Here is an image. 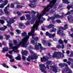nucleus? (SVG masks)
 Returning a JSON list of instances; mask_svg holds the SVG:
<instances>
[{"label":"nucleus","mask_w":73,"mask_h":73,"mask_svg":"<svg viewBox=\"0 0 73 73\" xmlns=\"http://www.w3.org/2000/svg\"><path fill=\"white\" fill-rule=\"evenodd\" d=\"M46 11H45L44 9L41 13V14H40V13L38 12H36L33 11H31V13H34V14H36L37 13L36 16L35 15H32V19L31 21V24H33L35 22V21L36 20L37 18L38 19V20H36L35 24H34L33 25H37V27L38 26L39 24H42L43 23V21L41 20V17L43 16L46 13Z\"/></svg>","instance_id":"nucleus-1"},{"label":"nucleus","mask_w":73,"mask_h":73,"mask_svg":"<svg viewBox=\"0 0 73 73\" xmlns=\"http://www.w3.org/2000/svg\"><path fill=\"white\" fill-rule=\"evenodd\" d=\"M58 0H52L51 1L50 0H47L48 2H50V3L47 6H42V8H44V11L46 12H48L50 11V9L52 8L50 12V13L53 14V13L56 12V10H54L57 8V6L58 5V3H56V1Z\"/></svg>","instance_id":"nucleus-2"},{"label":"nucleus","mask_w":73,"mask_h":73,"mask_svg":"<svg viewBox=\"0 0 73 73\" xmlns=\"http://www.w3.org/2000/svg\"><path fill=\"white\" fill-rule=\"evenodd\" d=\"M47 54L49 57L48 56H44L43 58H41V60L42 62H46L50 58L56 57V58H60V57H64V55L62 53L60 52H54V54H53V56L50 55V53H48Z\"/></svg>","instance_id":"nucleus-3"},{"label":"nucleus","mask_w":73,"mask_h":73,"mask_svg":"<svg viewBox=\"0 0 73 73\" xmlns=\"http://www.w3.org/2000/svg\"><path fill=\"white\" fill-rule=\"evenodd\" d=\"M32 32H30L28 33V35H27V33L24 32L21 34L22 36L23 37H25L23 39L21 42H20V44L21 45L22 47L23 48H27L28 46V44H27V41L28 40V39L29 38L30 36L32 35L31 34Z\"/></svg>","instance_id":"nucleus-4"},{"label":"nucleus","mask_w":73,"mask_h":73,"mask_svg":"<svg viewBox=\"0 0 73 73\" xmlns=\"http://www.w3.org/2000/svg\"><path fill=\"white\" fill-rule=\"evenodd\" d=\"M31 44H32L33 45H35V50H36V51H38V50H40V52H42V50H45L46 49V48H43V47L41 46V44L38 43V45L37 44V42L35 43V41L33 40H31Z\"/></svg>","instance_id":"nucleus-5"},{"label":"nucleus","mask_w":73,"mask_h":73,"mask_svg":"<svg viewBox=\"0 0 73 73\" xmlns=\"http://www.w3.org/2000/svg\"><path fill=\"white\" fill-rule=\"evenodd\" d=\"M38 26H37V25H33V27L31 28V35L30 36H32V39H33L35 41H38V37H35V36H36V35L33 33L35 31V29H36V30L38 29Z\"/></svg>","instance_id":"nucleus-6"},{"label":"nucleus","mask_w":73,"mask_h":73,"mask_svg":"<svg viewBox=\"0 0 73 73\" xmlns=\"http://www.w3.org/2000/svg\"><path fill=\"white\" fill-rule=\"evenodd\" d=\"M30 53L31 54V56H29L28 58H27V60L28 61H32V60L37 59V56L36 54H35L33 51L31 50H29Z\"/></svg>","instance_id":"nucleus-7"},{"label":"nucleus","mask_w":73,"mask_h":73,"mask_svg":"<svg viewBox=\"0 0 73 73\" xmlns=\"http://www.w3.org/2000/svg\"><path fill=\"white\" fill-rule=\"evenodd\" d=\"M54 17L51 16V17H49L47 19L48 21H49L50 20H52V23L53 24L55 23V22H54V21L55 18L58 19V18H63L64 17V15H63L60 16L58 15V14H54Z\"/></svg>","instance_id":"nucleus-8"},{"label":"nucleus","mask_w":73,"mask_h":73,"mask_svg":"<svg viewBox=\"0 0 73 73\" xmlns=\"http://www.w3.org/2000/svg\"><path fill=\"white\" fill-rule=\"evenodd\" d=\"M8 19H9V21H8ZM16 19V17L9 19V17H7V18L5 19V20L8 24L7 25L8 27H10V28H12V26L11 25L12 23H15V21L14 20V19Z\"/></svg>","instance_id":"nucleus-9"},{"label":"nucleus","mask_w":73,"mask_h":73,"mask_svg":"<svg viewBox=\"0 0 73 73\" xmlns=\"http://www.w3.org/2000/svg\"><path fill=\"white\" fill-rule=\"evenodd\" d=\"M9 47H10V48H9V49H14V52L17 53L19 52V50H17L18 48V47H19L20 45H21H21L20 44V43L19 44H18L17 46H13V44L12 43H9Z\"/></svg>","instance_id":"nucleus-10"},{"label":"nucleus","mask_w":73,"mask_h":73,"mask_svg":"<svg viewBox=\"0 0 73 73\" xmlns=\"http://www.w3.org/2000/svg\"><path fill=\"white\" fill-rule=\"evenodd\" d=\"M64 66H65L66 67H65L64 70L62 71V73L65 72L66 73H72V70L68 67V64L66 63H64Z\"/></svg>","instance_id":"nucleus-11"},{"label":"nucleus","mask_w":73,"mask_h":73,"mask_svg":"<svg viewBox=\"0 0 73 73\" xmlns=\"http://www.w3.org/2000/svg\"><path fill=\"white\" fill-rule=\"evenodd\" d=\"M49 66L51 68L53 69L52 70V71H53V72H55V73L58 72V71H57V70H58L59 71H60V70L58 69V68L55 66Z\"/></svg>","instance_id":"nucleus-12"},{"label":"nucleus","mask_w":73,"mask_h":73,"mask_svg":"<svg viewBox=\"0 0 73 73\" xmlns=\"http://www.w3.org/2000/svg\"><path fill=\"white\" fill-rule=\"evenodd\" d=\"M40 68V69L42 71V72H45V69H46V68L45 66L43 64H41L39 65Z\"/></svg>","instance_id":"nucleus-13"},{"label":"nucleus","mask_w":73,"mask_h":73,"mask_svg":"<svg viewBox=\"0 0 73 73\" xmlns=\"http://www.w3.org/2000/svg\"><path fill=\"white\" fill-rule=\"evenodd\" d=\"M4 3H2L0 5V8H3L5 5H7L8 3V0H5L4 1Z\"/></svg>","instance_id":"nucleus-14"},{"label":"nucleus","mask_w":73,"mask_h":73,"mask_svg":"<svg viewBox=\"0 0 73 73\" xmlns=\"http://www.w3.org/2000/svg\"><path fill=\"white\" fill-rule=\"evenodd\" d=\"M70 23H73V18H72V16L69 15L67 17Z\"/></svg>","instance_id":"nucleus-15"},{"label":"nucleus","mask_w":73,"mask_h":73,"mask_svg":"<svg viewBox=\"0 0 73 73\" xmlns=\"http://www.w3.org/2000/svg\"><path fill=\"white\" fill-rule=\"evenodd\" d=\"M55 33L53 34H51L48 33V32H46V36H48L49 38H52V37H54L55 36Z\"/></svg>","instance_id":"nucleus-16"},{"label":"nucleus","mask_w":73,"mask_h":73,"mask_svg":"<svg viewBox=\"0 0 73 73\" xmlns=\"http://www.w3.org/2000/svg\"><path fill=\"white\" fill-rule=\"evenodd\" d=\"M9 4H8L7 6L5 7V9H4V11L5 12V13L6 15H8L9 13V12L8 11H7V8L8 7L9 8Z\"/></svg>","instance_id":"nucleus-17"},{"label":"nucleus","mask_w":73,"mask_h":73,"mask_svg":"<svg viewBox=\"0 0 73 73\" xmlns=\"http://www.w3.org/2000/svg\"><path fill=\"white\" fill-rule=\"evenodd\" d=\"M61 31V29H59L58 30L57 33L58 35H61L62 36H64L65 34L64 33H62Z\"/></svg>","instance_id":"nucleus-18"},{"label":"nucleus","mask_w":73,"mask_h":73,"mask_svg":"<svg viewBox=\"0 0 73 73\" xmlns=\"http://www.w3.org/2000/svg\"><path fill=\"white\" fill-rule=\"evenodd\" d=\"M59 28L60 29H61L63 30H65L66 29H68V25H65L64 27L60 26Z\"/></svg>","instance_id":"nucleus-19"},{"label":"nucleus","mask_w":73,"mask_h":73,"mask_svg":"<svg viewBox=\"0 0 73 73\" xmlns=\"http://www.w3.org/2000/svg\"><path fill=\"white\" fill-rule=\"evenodd\" d=\"M28 5L29 7H31V8H34L36 7V5L35 4H29Z\"/></svg>","instance_id":"nucleus-20"},{"label":"nucleus","mask_w":73,"mask_h":73,"mask_svg":"<svg viewBox=\"0 0 73 73\" xmlns=\"http://www.w3.org/2000/svg\"><path fill=\"white\" fill-rule=\"evenodd\" d=\"M58 42L60 43V44H61L62 45V48L63 49V48H64V45L63 44V41L61 40V39H60L58 41Z\"/></svg>","instance_id":"nucleus-21"},{"label":"nucleus","mask_w":73,"mask_h":73,"mask_svg":"<svg viewBox=\"0 0 73 73\" xmlns=\"http://www.w3.org/2000/svg\"><path fill=\"white\" fill-rule=\"evenodd\" d=\"M28 53V51L24 50L22 52V53L23 56H27Z\"/></svg>","instance_id":"nucleus-22"},{"label":"nucleus","mask_w":73,"mask_h":73,"mask_svg":"<svg viewBox=\"0 0 73 73\" xmlns=\"http://www.w3.org/2000/svg\"><path fill=\"white\" fill-rule=\"evenodd\" d=\"M26 19L28 20H29L31 19V15L29 14H27L26 15Z\"/></svg>","instance_id":"nucleus-23"},{"label":"nucleus","mask_w":73,"mask_h":73,"mask_svg":"<svg viewBox=\"0 0 73 73\" xmlns=\"http://www.w3.org/2000/svg\"><path fill=\"white\" fill-rule=\"evenodd\" d=\"M8 47H6L3 48L2 52H3V53H5V52H7V51H8Z\"/></svg>","instance_id":"nucleus-24"},{"label":"nucleus","mask_w":73,"mask_h":73,"mask_svg":"<svg viewBox=\"0 0 73 73\" xmlns=\"http://www.w3.org/2000/svg\"><path fill=\"white\" fill-rule=\"evenodd\" d=\"M20 27H21L23 29H25V26L21 23H19V28H20Z\"/></svg>","instance_id":"nucleus-25"},{"label":"nucleus","mask_w":73,"mask_h":73,"mask_svg":"<svg viewBox=\"0 0 73 73\" xmlns=\"http://www.w3.org/2000/svg\"><path fill=\"white\" fill-rule=\"evenodd\" d=\"M4 27H2L1 28L0 27V31H5L7 27L6 26H4Z\"/></svg>","instance_id":"nucleus-26"},{"label":"nucleus","mask_w":73,"mask_h":73,"mask_svg":"<svg viewBox=\"0 0 73 73\" xmlns=\"http://www.w3.org/2000/svg\"><path fill=\"white\" fill-rule=\"evenodd\" d=\"M15 59H17V60H21V56L19 54H18L17 57L15 58Z\"/></svg>","instance_id":"nucleus-27"},{"label":"nucleus","mask_w":73,"mask_h":73,"mask_svg":"<svg viewBox=\"0 0 73 73\" xmlns=\"http://www.w3.org/2000/svg\"><path fill=\"white\" fill-rule=\"evenodd\" d=\"M5 56L6 57H8L10 59H12V56L9 55L8 54H6L5 55Z\"/></svg>","instance_id":"nucleus-28"},{"label":"nucleus","mask_w":73,"mask_h":73,"mask_svg":"<svg viewBox=\"0 0 73 73\" xmlns=\"http://www.w3.org/2000/svg\"><path fill=\"white\" fill-rule=\"evenodd\" d=\"M62 1L63 3H65V4H69V3H70L68 0H62Z\"/></svg>","instance_id":"nucleus-29"},{"label":"nucleus","mask_w":73,"mask_h":73,"mask_svg":"<svg viewBox=\"0 0 73 73\" xmlns=\"http://www.w3.org/2000/svg\"><path fill=\"white\" fill-rule=\"evenodd\" d=\"M52 29L50 30V32H56V30H57V29H56V28H54L52 27Z\"/></svg>","instance_id":"nucleus-30"},{"label":"nucleus","mask_w":73,"mask_h":73,"mask_svg":"<svg viewBox=\"0 0 73 73\" xmlns=\"http://www.w3.org/2000/svg\"><path fill=\"white\" fill-rule=\"evenodd\" d=\"M73 14V10H72L70 11H69L67 12L66 14V15H68L70 14Z\"/></svg>","instance_id":"nucleus-31"},{"label":"nucleus","mask_w":73,"mask_h":73,"mask_svg":"<svg viewBox=\"0 0 73 73\" xmlns=\"http://www.w3.org/2000/svg\"><path fill=\"white\" fill-rule=\"evenodd\" d=\"M13 42L15 44V45H17H17H18V44H17V40H13Z\"/></svg>","instance_id":"nucleus-32"},{"label":"nucleus","mask_w":73,"mask_h":73,"mask_svg":"<svg viewBox=\"0 0 73 73\" xmlns=\"http://www.w3.org/2000/svg\"><path fill=\"white\" fill-rule=\"evenodd\" d=\"M22 12L23 13H31V12L29 11H22Z\"/></svg>","instance_id":"nucleus-33"},{"label":"nucleus","mask_w":73,"mask_h":73,"mask_svg":"<svg viewBox=\"0 0 73 73\" xmlns=\"http://www.w3.org/2000/svg\"><path fill=\"white\" fill-rule=\"evenodd\" d=\"M4 36H5V37H6V39L7 40L9 38V37H10L9 35H7L6 34H5L4 35Z\"/></svg>","instance_id":"nucleus-34"},{"label":"nucleus","mask_w":73,"mask_h":73,"mask_svg":"<svg viewBox=\"0 0 73 73\" xmlns=\"http://www.w3.org/2000/svg\"><path fill=\"white\" fill-rule=\"evenodd\" d=\"M2 65L3 66L5 67V68H9V67H8V66L6 65V64L5 63L3 64Z\"/></svg>","instance_id":"nucleus-35"},{"label":"nucleus","mask_w":73,"mask_h":73,"mask_svg":"<svg viewBox=\"0 0 73 73\" xmlns=\"http://www.w3.org/2000/svg\"><path fill=\"white\" fill-rule=\"evenodd\" d=\"M23 7V6L21 5H17V8H21Z\"/></svg>","instance_id":"nucleus-36"},{"label":"nucleus","mask_w":73,"mask_h":73,"mask_svg":"<svg viewBox=\"0 0 73 73\" xmlns=\"http://www.w3.org/2000/svg\"><path fill=\"white\" fill-rule=\"evenodd\" d=\"M52 62L51 61L48 60L46 62V64H47L48 65H52Z\"/></svg>","instance_id":"nucleus-37"},{"label":"nucleus","mask_w":73,"mask_h":73,"mask_svg":"<svg viewBox=\"0 0 73 73\" xmlns=\"http://www.w3.org/2000/svg\"><path fill=\"white\" fill-rule=\"evenodd\" d=\"M59 66H60L62 68H63V67H64V63H63V64L60 63L59 64Z\"/></svg>","instance_id":"nucleus-38"},{"label":"nucleus","mask_w":73,"mask_h":73,"mask_svg":"<svg viewBox=\"0 0 73 73\" xmlns=\"http://www.w3.org/2000/svg\"><path fill=\"white\" fill-rule=\"evenodd\" d=\"M54 27V25L52 24H50L47 27L49 28H52V27Z\"/></svg>","instance_id":"nucleus-39"},{"label":"nucleus","mask_w":73,"mask_h":73,"mask_svg":"<svg viewBox=\"0 0 73 73\" xmlns=\"http://www.w3.org/2000/svg\"><path fill=\"white\" fill-rule=\"evenodd\" d=\"M37 1V0H33V1H29V2L31 3H36Z\"/></svg>","instance_id":"nucleus-40"},{"label":"nucleus","mask_w":73,"mask_h":73,"mask_svg":"<svg viewBox=\"0 0 73 73\" xmlns=\"http://www.w3.org/2000/svg\"><path fill=\"white\" fill-rule=\"evenodd\" d=\"M10 7L11 8H15V6H14V4L11 3L10 5Z\"/></svg>","instance_id":"nucleus-41"},{"label":"nucleus","mask_w":73,"mask_h":73,"mask_svg":"<svg viewBox=\"0 0 73 73\" xmlns=\"http://www.w3.org/2000/svg\"><path fill=\"white\" fill-rule=\"evenodd\" d=\"M16 32H17L18 34H20L21 33V31L19 30H16Z\"/></svg>","instance_id":"nucleus-42"},{"label":"nucleus","mask_w":73,"mask_h":73,"mask_svg":"<svg viewBox=\"0 0 73 73\" xmlns=\"http://www.w3.org/2000/svg\"><path fill=\"white\" fill-rule=\"evenodd\" d=\"M72 5L68 6L67 7V8L68 9V10H69V9H70V8H72Z\"/></svg>","instance_id":"nucleus-43"},{"label":"nucleus","mask_w":73,"mask_h":73,"mask_svg":"<svg viewBox=\"0 0 73 73\" xmlns=\"http://www.w3.org/2000/svg\"><path fill=\"white\" fill-rule=\"evenodd\" d=\"M57 23H60L61 21L59 19H57L55 21Z\"/></svg>","instance_id":"nucleus-44"},{"label":"nucleus","mask_w":73,"mask_h":73,"mask_svg":"<svg viewBox=\"0 0 73 73\" xmlns=\"http://www.w3.org/2000/svg\"><path fill=\"white\" fill-rule=\"evenodd\" d=\"M20 19L21 20H24L25 19V16H23L21 17L20 18Z\"/></svg>","instance_id":"nucleus-45"},{"label":"nucleus","mask_w":73,"mask_h":73,"mask_svg":"<svg viewBox=\"0 0 73 73\" xmlns=\"http://www.w3.org/2000/svg\"><path fill=\"white\" fill-rule=\"evenodd\" d=\"M71 53V54L70 55V57H73V51H71L70 52Z\"/></svg>","instance_id":"nucleus-46"},{"label":"nucleus","mask_w":73,"mask_h":73,"mask_svg":"<svg viewBox=\"0 0 73 73\" xmlns=\"http://www.w3.org/2000/svg\"><path fill=\"white\" fill-rule=\"evenodd\" d=\"M68 59L69 61H70V62H73V59L69 58H68Z\"/></svg>","instance_id":"nucleus-47"},{"label":"nucleus","mask_w":73,"mask_h":73,"mask_svg":"<svg viewBox=\"0 0 73 73\" xmlns=\"http://www.w3.org/2000/svg\"><path fill=\"white\" fill-rule=\"evenodd\" d=\"M17 13L18 16H21V13H20L19 11L17 12Z\"/></svg>","instance_id":"nucleus-48"},{"label":"nucleus","mask_w":73,"mask_h":73,"mask_svg":"<svg viewBox=\"0 0 73 73\" xmlns=\"http://www.w3.org/2000/svg\"><path fill=\"white\" fill-rule=\"evenodd\" d=\"M4 21L3 20H0V23H1V24H3Z\"/></svg>","instance_id":"nucleus-49"},{"label":"nucleus","mask_w":73,"mask_h":73,"mask_svg":"<svg viewBox=\"0 0 73 73\" xmlns=\"http://www.w3.org/2000/svg\"><path fill=\"white\" fill-rule=\"evenodd\" d=\"M30 24V22L29 21H27L26 23H25V24L26 25H29Z\"/></svg>","instance_id":"nucleus-50"},{"label":"nucleus","mask_w":73,"mask_h":73,"mask_svg":"<svg viewBox=\"0 0 73 73\" xmlns=\"http://www.w3.org/2000/svg\"><path fill=\"white\" fill-rule=\"evenodd\" d=\"M22 59L23 60H25L26 59V57L24 56L23 55L22 56Z\"/></svg>","instance_id":"nucleus-51"},{"label":"nucleus","mask_w":73,"mask_h":73,"mask_svg":"<svg viewBox=\"0 0 73 73\" xmlns=\"http://www.w3.org/2000/svg\"><path fill=\"white\" fill-rule=\"evenodd\" d=\"M13 51H14V49H13V50H12L11 51H10L9 52V54H12V52H13Z\"/></svg>","instance_id":"nucleus-52"},{"label":"nucleus","mask_w":73,"mask_h":73,"mask_svg":"<svg viewBox=\"0 0 73 73\" xmlns=\"http://www.w3.org/2000/svg\"><path fill=\"white\" fill-rule=\"evenodd\" d=\"M67 63L69 65H70V64H71V62L70 61H67Z\"/></svg>","instance_id":"nucleus-53"},{"label":"nucleus","mask_w":73,"mask_h":73,"mask_svg":"<svg viewBox=\"0 0 73 73\" xmlns=\"http://www.w3.org/2000/svg\"><path fill=\"white\" fill-rule=\"evenodd\" d=\"M0 13H1V14H3L4 13V12L3 11L2 9H0Z\"/></svg>","instance_id":"nucleus-54"},{"label":"nucleus","mask_w":73,"mask_h":73,"mask_svg":"<svg viewBox=\"0 0 73 73\" xmlns=\"http://www.w3.org/2000/svg\"><path fill=\"white\" fill-rule=\"evenodd\" d=\"M63 41L65 44H67L68 43V41L66 39H65Z\"/></svg>","instance_id":"nucleus-55"},{"label":"nucleus","mask_w":73,"mask_h":73,"mask_svg":"<svg viewBox=\"0 0 73 73\" xmlns=\"http://www.w3.org/2000/svg\"><path fill=\"white\" fill-rule=\"evenodd\" d=\"M62 7V4H60V5H59V7L58 8V9H59V8H60Z\"/></svg>","instance_id":"nucleus-56"},{"label":"nucleus","mask_w":73,"mask_h":73,"mask_svg":"<svg viewBox=\"0 0 73 73\" xmlns=\"http://www.w3.org/2000/svg\"><path fill=\"white\" fill-rule=\"evenodd\" d=\"M56 48H61V45H58L56 46Z\"/></svg>","instance_id":"nucleus-57"},{"label":"nucleus","mask_w":73,"mask_h":73,"mask_svg":"<svg viewBox=\"0 0 73 73\" xmlns=\"http://www.w3.org/2000/svg\"><path fill=\"white\" fill-rule=\"evenodd\" d=\"M51 49L54 50H56V48H55L53 47L51 48Z\"/></svg>","instance_id":"nucleus-58"},{"label":"nucleus","mask_w":73,"mask_h":73,"mask_svg":"<svg viewBox=\"0 0 73 73\" xmlns=\"http://www.w3.org/2000/svg\"><path fill=\"white\" fill-rule=\"evenodd\" d=\"M46 41L45 40H44V41H43V44L45 45V44H46Z\"/></svg>","instance_id":"nucleus-59"},{"label":"nucleus","mask_w":73,"mask_h":73,"mask_svg":"<svg viewBox=\"0 0 73 73\" xmlns=\"http://www.w3.org/2000/svg\"><path fill=\"white\" fill-rule=\"evenodd\" d=\"M25 65H29V63H28V62H25Z\"/></svg>","instance_id":"nucleus-60"},{"label":"nucleus","mask_w":73,"mask_h":73,"mask_svg":"<svg viewBox=\"0 0 73 73\" xmlns=\"http://www.w3.org/2000/svg\"><path fill=\"white\" fill-rule=\"evenodd\" d=\"M66 53L68 54L70 53V51H69V50H68L66 52Z\"/></svg>","instance_id":"nucleus-61"},{"label":"nucleus","mask_w":73,"mask_h":73,"mask_svg":"<svg viewBox=\"0 0 73 73\" xmlns=\"http://www.w3.org/2000/svg\"><path fill=\"white\" fill-rule=\"evenodd\" d=\"M10 62H13L14 61V59H13L12 60H10Z\"/></svg>","instance_id":"nucleus-62"},{"label":"nucleus","mask_w":73,"mask_h":73,"mask_svg":"<svg viewBox=\"0 0 73 73\" xmlns=\"http://www.w3.org/2000/svg\"><path fill=\"white\" fill-rule=\"evenodd\" d=\"M64 61L65 62H67V59H64Z\"/></svg>","instance_id":"nucleus-63"},{"label":"nucleus","mask_w":73,"mask_h":73,"mask_svg":"<svg viewBox=\"0 0 73 73\" xmlns=\"http://www.w3.org/2000/svg\"><path fill=\"white\" fill-rule=\"evenodd\" d=\"M48 45L49 46H50L52 45V44L50 43H48Z\"/></svg>","instance_id":"nucleus-64"}]
</instances>
